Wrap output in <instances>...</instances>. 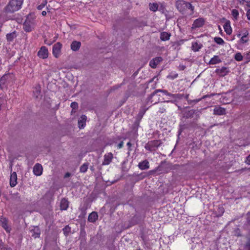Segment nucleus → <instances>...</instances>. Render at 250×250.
Returning <instances> with one entry per match:
<instances>
[{
	"label": "nucleus",
	"mask_w": 250,
	"mask_h": 250,
	"mask_svg": "<svg viewBox=\"0 0 250 250\" xmlns=\"http://www.w3.org/2000/svg\"><path fill=\"white\" fill-rule=\"evenodd\" d=\"M38 56L42 59H44L48 57V49L45 46H42L38 52Z\"/></svg>",
	"instance_id": "1a4fd4ad"
},
{
	"label": "nucleus",
	"mask_w": 250,
	"mask_h": 250,
	"mask_svg": "<svg viewBox=\"0 0 250 250\" xmlns=\"http://www.w3.org/2000/svg\"><path fill=\"white\" fill-rule=\"evenodd\" d=\"M81 45V43L80 42L73 41L71 44V49L74 51H77L80 49Z\"/></svg>",
	"instance_id": "aec40b11"
},
{
	"label": "nucleus",
	"mask_w": 250,
	"mask_h": 250,
	"mask_svg": "<svg viewBox=\"0 0 250 250\" xmlns=\"http://www.w3.org/2000/svg\"><path fill=\"white\" fill-rule=\"evenodd\" d=\"M202 47V44L197 42H193L192 44V49L194 52L198 51Z\"/></svg>",
	"instance_id": "cd10ccee"
},
{
	"label": "nucleus",
	"mask_w": 250,
	"mask_h": 250,
	"mask_svg": "<svg viewBox=\"0 0 250 250\" xmlns=\"http://www.w3.org/2000/svg\"><path fill=\"white\" fill-rule=\"evenodd\" d=\"M214 41L217 44L219 45H223L225 43L224 40L220 37H215Z\"/></svg>",
	"instance_id": "f704fd0d"
},
{
	"label": "nucleus",
	"mask_w": 250,
	"mask_h": 250,
	"mask_svg": "<svg viewBox=\"0 0 250 250\" xmlns=\"http://www.w3.org/2000/svg\"><path fill=\"white\" fill-rule=\"evenodd\" d=\"M31 235L35 238L40 237L41 234V230L39 227H34L33 229L30 230Z\"/></svg>",
	"instance_id": "dca6fc26"
},
{
	"label": "nucleus",
	"mask_w": 250,
	"mask_h": 250,
	"mask_svg": "<svg viewBox=\"0 0 250 250\" xmlns=\"http://www.w3.org/2000/svg\"><path fill=\"white\" fill-rule=\"evenodd\" d=\"M188 10L189 11V15H192L194 13V12H192L191 9L188 6H187V11Z\"/></svg>",
	"instance_id": "864d4df0"
},
{
	"label": "nucleus",
	"mask_w": 250,
	"mask_h": 250,
	"mask_svg": "<svg viewBox=\"0 0 250 250\" xmlns=\"http://www.w3.org/2000/svg\"><path fill=\"white\" fill-rule=\"evenodd\" d=\"M158 92H162L165 95L169 96L170 97L174 99H181L184 96V95L180 94H173L170 93H169L166 90H162V89H157L155 90L152 94H151L147 98L146 103L147 104H156L159 102V98L158 97V98L156 100H152L153 97L156 95Z\"/></svg>",
	"instance_id": "f257e3e1"
},
{
	"label": "nucleus",
	"mask_w": 250,
	"mask_h": 250,
	"mask_svg": "<svg viewBox=\"0 0 250 250\" xmlns=\"http://www.w3.org/2000/svg\"><path fill=\"white\" fill-rule=\"evenodd\" d=\"M224 29L227 35H230L232 33V28L229 21H227L224 25Z\"/></svg>",
	"instance_id": "6ab92c4d"
},
{
	"label": "nucleus",
	"mask_w": 250,
	"mask_h": 250,
	"mask_svg": "<svg viewBox=\"0 0 250 250\" xmlns=\"http://www.w3.org/2000/svg\"><path fill=\"white\" fill-rule=\"evenodd\" d=\"M184 97H185V99H186V100L188 101V103L189 104H191L192 103H193L194 104H195L200 101V99H195L194 100H189L188 99L189 94H186Z\"/></svg>",
	"instance_id": "7c9ffc66"
},
{
	"label": "nucleus",
	"mask_w": 250,
	"mask_h": 250,
	"mask_svg": "<svg viewBox=\"0 0 250 250\" xmlns=\"http://www.w3.org/2000/svg\"><path fill=\"white\" fill-rule=\"evenodd\" d=\"M127 146H128V150H129V151H131V149H130V147L131 146H132V145H131V143H130V142H128V143H127Z\"/></svg>",
	"instance_id": "5fc2aeb1"
},
{
	"label": "nucleus",
	"mask_w": 250,
	"mask_h": 250,
	"mask_svg": "<svg viewBox=\"0 0 250 250\" xmlns=\"http://www.w3.org/2000/svg\"><path fill=\"white\" fill-rule=\"evenodd\" d=\"M69 202L65 198L61 200L60 203V208L61 210H66L68 207Z\"/></svg>",
	"instance_id": "4be33fe9"
},
{
	"label": "nucleus",
	"mask_w": 250,
	"mask_h": 250,
	"mask_svg": "<svg viewBox=\"0 0 250 250\" xmlns=\"http://www.w3.org/2000/svg\"><path fill=\"white\" fill-rule=\"evenodd\" d=\"M166 111V109L164 107L159 108V112L161 113H164Z\"/></svg>",
	"instance_id": "de8ad7c7"
},
{
	"label": "nucleus",
	"mask_w": 250,
	"mask_h": 250,
	"mask_svg": "<svg viewBox=\"0 0 250 250\" xmlns=\"http://www.w3.org/2000/svg\"><path fill=\"white\" fill-rule=\"evenodd\" d=\"M162 144V141L160 140H152L149 141L145 145V148L150 151L152 152L153 151L156 150V149L161 146Z\"/></svg>",
	"instance_id": "39448f33"
},
{
	"label": "nucleus",
	"mask_w": 250,
	"mask_h": 250,
	"mask_svg": "<svg viewBox=\"0 0 250 250\" xmlns=\"http://www.w3.org/2000/svg\"><path fill=\"white\" fill-rule=\"evenodd\" d=\"M70 229V228L69 227H68V226L67 227H65L63 229V232H64V234L65 235H67V232L68 231H69Z\"/></svg>",
	"instance_id": "c03bdc74"
},
{
	"label": "nucleus",
	"mask_w": 250,
	"mask_h": 250,
	"mask_svg": "<svg viewBox=\"0 0 250 250\" xmlns=\"http://www.w3.org/2000/svg\"><path fill=\"white\" fill-rule=\"evenodd\" d=\"M0 250H12L10 248L5 247L3 244H0Z\"/></svg>",
	"instance_id": "37998d69"
},
{
	"label": "nucleus",
	"mask_w": 250,
	"mask_h": 250,
	"mask_svg": "<svg viewBox=\"0 0 250 250\" xmlns=\"http://www.w3.org/2000/svg\"><path fill=\"white\" fill-rule=\"evenodd\" d=\"M47 1L46 0H44L40 5H39L37 8L39 10H42L46 4Z\"/></svg>",
	"instance_id": "79ce46f5"
},
{
	"label": "nucleus",
	"mask_w": 250,
	"mask_h": 250,
	"mask_svg": "<svg viewBox=\"0 0 250 250\" xmlns=\"http://www.w3.org/2000/svg\"><path fill=\"white\" fill-rule=\"evenodd\" d=\"M178 109H179V110H181V111H182V110H183L182 109V108H181V106H178Z\"/></svg>",
	"instance_id": "0e129e2a"
},
{
	"label": "nucleus",
	"mask_w": 250,
	"mask_h": 250,
	"mask_svg": "<svg viewBox=\"0 0 250 250\" xmlns=\"http://www.w3.org/2000/svg\"><path fill=\"white\" fill-rule=\"evenodd\" d=\"M34 27V20L31 15H28L23 24V28L25 32H29L33 30Z\"/></svg>",
	"instance_id": "20e7f679"
},
{
	"label": "nucleus",
	"mask_w": 250,
	"mask_h": 250,
	"mask_svg": "<svg viewBox=\"0 0 250 250\" xmlns=\"http://www.w3.org/2000/svg\"><path fill=\"white\" fill-rule=\"evenodd\" d=\"M246 162L247 164L250 165V154L247 157Z\"/></svg>",
	"instance_id": "8fccbe9b"
},
{
	"label": "nucleus",
	"mask_w": 250,
	"mask_h": 250,
	"mask_svg": "<svg viewBox=\"0 0 250 250\" xmlns=\"http://www.w3.org/2000/svg\"><path fill=\"white\" fill-rule=\"evenodd\" d=\"M163 60L161 57H157L152 59L149 62V66L152 68H155L158 64H159Z\"/></svg>",
	"instance_id": "9b49d317"
},
{
	"label": "nucleus",
	"mask_w": 250,
	"mask_h": 250,
	"mask_svg": "<svg viewBox=\"0 0 250 250\" xmlns=\"http://www.w3.org/2000/svg\"><path fill=\"white\" fill-rule=\"evenodd\" d=\"M149 6V9L151 11H153V12H155L156 11H157L158 9V5L156 3H150Z\"/></svg>",
	"instance_id": "72a5a7b5"
},
{
	"label": "nucleus",
	"mask_w": 250,
	"mask_h": 250,
	"mask_svg": "<svg viewBox=\"0 0 250 250\" xmlns=\"http://www.w3.org/2000/svg\"><path fill=\"white\" fill-rule=\"evenodd\" d=\"M124 142L123 141H121L118 145V148H121L123 146Z\"/></svg>",
	"instance_id": "3c124183"
},
{
	"label": "nucleus",
	"mask_w": 250,
	"mask_h": 250,
	"mask_svg": "<svg viewBox=\"0 0 250 250\" xmlns=\"http://www.w3.org/2000/svg\"><path fill=\"white\" fill-rule=\"evenodd\" d=\"M170 34L167 32H163L160 34V39L162 41H166L169 39Z\"/></svg>",
	"instance_id": "a878e982"
},
{
	"label": "nucleus",
	"mask_w": 250,
	"mask_h": 250,
	"mask_svg": "<svg viewBox=\"0 0 250 250\" xmlns=\"http://www.w3.org/2000/svg\"><path fill=\"white\" fill-rule=\"evenodd\" d=\"M62 47V44L59 42L53 45L52 49L53 54L56 58H58L60 56Z\"/></svg>",
	"instance_id": "0eeeda50"
},
{
	"label": "nucleus",
	"mask_w": 250,
	"mask_h": 250,
	"mask_svg": "<svg viewBox=\"0 0 250 250\" xmlns=\"http://www.w3.org/2000/svg\"><path fill=\"white\" fill-rule=\"evenodd\" d=\"M234 58L237 61H241L243 60V57L241 54V53H237L235 55Z\"/></svg>",
	"instance_id": "4c0bfd02"
},
{
	"label": "nucleus",
	"mask_w": 250,
	"mask_h": 250,
	"mask_svg": "<svg viewBox=\"0 0 250 250\" xmlns=\"http://www.w3.org/2000/svg\"><path fill=\"white\" fill-rule=\"evenodd\" d=\"M205 20L202 18H199L194 21L192 25V28L196 29L200 28L204 25Z\"/></svg>",
	"instance_id": "9d476101"
},
{
	"label": "nucleus",
	"mask_w": 250,
	"mask_h": 250,
	"mask_svg": "<svg viewBox=\"0 0 250 250\" xmlns=\"http://www.w3.org/2000/svg\"><path fill=\"white\" fill-rule=\"evenodd\" d=\"M33 172L37 176H40L42 172V167L39 163L36 164L33 167Z\"/></svg>",
	"instance_id": "2eb2a0df"
},
{
	"label": "nucleus",
	"mask_w": 250,
	"mask_h": 250,
	"mask_svg": "<svg viewBox=\"0 0 250 250\" xmlns=\"http://www.w3.org/2000/svg\"><path fill=\"white\" fill-rule=\"evenodd\" d=\"M231 15L235 20H237L239 16L238 11L235 9H232L231 11Z\"/></svg>",
	"instance_id": "e433bc0d"
},
{
	"label": "nucleus",
	"mask_w": 250,
	"mask_h": 250,
	"mask_svg": "<svg viewBox=\"0 0 250 250\" xmlns=\"http://www.w3.org/2000/svg\"><path fill=\"white\" fill-rule=\"evenodd\" d=\"M246 246L248 248L249 250H250V243H247Z\"/></svg>",
	"instance_id": "bf43d9fd"
},
{
	"label": "nucleus",
	"mask_w": 250,
	"mask_h": 250,
	"mask_svg": "<svg viewBox=\"0 0 250 250\" xmlns=\"http://www.w3.org/2000/svg\"><path fill=\"white\" fill-rule=\"evenodd\" d=\"M247 215L248 216H250V211H249L247 213Z\"/></svg>",
	"instance_id": "69168bd1"
},
{
	"label": "nucleus",
	"mask_w": 250,
	"mask_h": 250,
	"mask_svg": "<svg viewBox=\"0 0 250 250\" xmlns=\"http://www.w3.org/2000/svg\"><path fill=\"white\" fill-rule=\"evenodd\" d=\"M17 37L16 33L15 31L10 33H8L6 35V40L8 42H12L14 39Z\"/></svg>",
	"instance_id": "bb28decb"
},
{
	"label": "nucleus",
	"mask_w": 250,
	"mask_h": 250,
	"mask_svg": "<svg viewBox=\"0 0 250 250\" xmlns=\"http://www.w3.org/2000/svg\"><path fill=\"white\" fill-rule=\"evenodd\" d=\"M218 213L216 214L217 217H220L224 212V208L222 207H219L218 208Z\"/></svg>",
	"instance_id": "a19ab883"
},
{
	"label": "nucleus",
	"mask_w": 250,
	"mask_h": 250,
	"mask_svg": "<svg viewBox=\"0 0 250 250\" xmlns=\"http://www.w3.org/2000/svg\"><path fill=\"white\" fill-rule=\"evenodd\" d=\"M117 139H118V140H120V139H121V137H120L119 136H118V137L117 138Z\"/></svg>",
	"instance_id": "338daca9"
},
{
	"label": "nucleus",
	"mask_w": 250,
	"mask_h": 250,
	"mask_svg": "<svg viewBox=\"0 0 250 250\" xmlns=\"http://www.w3.org/2000/svg\"><path fill=\"white\" fill-rule=\"evenodd\" d=\"M138 167L141 170H146L149 168V163L147 160L140 162L138 165Z\"/></svg>",
	"instance_id": "f3484780"
},
{
	"label": "nucleus",
	"mask_w": 250,
	"mask_h": 250,
	"mask_svg": "<svg viewBox=\"0 0 250 250\" xmlns=\"http://www.w3.org/2000/svg\"><path fill=\"white\" fill-rule=\"evenodd\" d=\"M71 174L69 172H67L64 175V178L69 177L70 176Z\"/></svg>",
	"instance_id": "4d7b16f0"
},
{
	"label": "nucleus",
	"mask_w": 250,
	"mask_h": 250,
	"mask_svg": "<svg viewBox=\"0 0 250 250\" xmlns=\"http://www.w3.org/2000/svg\"><path fill=\"white\" fill-rule=\"evenodd\" d=\"M54 194L50 191H47L44 195V198L47 200L48 202H50L53 200Z\"/></svg>",
	"instance_id": "c756f323"
},
{
	"label": "nucleus",
	"mask_w": 250,
	"mask_h": 250,
	"mask_svg": "<svg viewBox=\"0 0 250 250\" xmlns=\"http://www.w3.org/2000/svg\"><path fill=\"white\" fill-rule=\"evenodd\" d=\"M172 169V165L170 164L162 163L158 166L156 169L155 171H159L161 173H167L169 170Z\"/></svg>",
	"instance_id": "423d86ee"
},
{
	"label": "nucleus",
	"mask_w": 250,
	"mask_h": 250,
	"mask_svg": "<svg viewBox=\"0 0 250 250\" xmlns=\"http://www.w3.org/2000/svg\"><path fill=\"white\" fill-rule=\"evenodd\" d=\"M70 106L72 108V112H74V111H73L74 110L78 109V104L77 102H73L71 103ZM74 112H75V111H74Z\"/></svg>",
	"instance_id": "ea45409f"
},
{
	"label": "nucleus",
	"mask_w": 250,
	"mask_h": 250,
	"mask_svg": "<svg viewBox=\"0 0 250 250\" xmlns=\"http://www.w3.org/2000/svg\"><path fill=\"white\" fill-rule=\"evenodd\" d=\"M246 58L248 61H250V53L249 52L246 54Z\"/></svg>",
	"instance_id": "603ef678"
},
{
	"label": "nucleus",
	"mask_w": 250,
	"mask_h": 250,
	"mask_svg": "<svg viewBox=\"0 0 250 250\" xmlns=\"http://www.w3.org/2000/svg\"><path fill=\"white\" fill-rule=\"evenodd\" d=\"M175 6L178 10L183 14H185L187 11V6H188L192 10V12H194V6L191 3L184 0H178L176 1Z\"/></svg>",
	"instance_id": "f03ea898"
},
{
	"label": "nucleus",
	"mask_w": 250,
	"mask_h": 250,
	"mask_svg": "<svg viewBox=\"0 0 250 250\" xmlns=\"http://www.w3.org/2000/svg\"><path fill=\"white\" fill-rule=\"evenodd\" d=\"M216 72L220 77H224L229 72V70L227 67H223L221 69H217Z\"/></svg>",
	"instance_id": "a211bd4d"
},
{
	"label": "nucleus",
	"mask_w": 250,
	"mask_h": 250,
	"mask_svg": "<svg viewBox=\"0 0 250 250\" xmlns=\"http://www.w3.org/2000/svg\"><path fill=\"white\" fill-rule=\"evenodd\" d=\"M221 62L218 56H214L213 58H212L209 63L210 64H216L220 63Z\"/></svg>",
	"instance_id": "c85d7f7f"
},
{
	"label": "nucleus",
	"mask_w": 250,
	"mask_h": 250,
	"mask_svg": "<svg viewBox=\"0 0 250 250\" xmlns=\"http://www.w3.org/2000/svg\"><path fill=\"white\" fill-rule=\"evenodd\" d=\"M218 29H219V31H220V33H222V30L221 29V26L220 25H218Z\"/></svg>",
	"instance_id": "680f3d73"
},
{
	"label": "nucleus",
	"mask_w": 250,
	"mask_h": 250,
	"mask_svg": "<svg viewBox=\"0 0 250 250\" xmlns=\"http://www.w3.org/2000/svg\"><path fill=\"white\" fill-rule=\"evenodd\" d=\"M0 223L1 227L7 231L9 232L10 229L7 224V220L5 218H1Z\"/></svg>",
	"instance_id": "b1692460"
},
{
	"label": "nucleus",
	"mask_w": 250,
	"mask_h": 250,
	"mask_svg": "<svg viewBox=\"0 0 250 250\" xmlns=\"http://www.w3.org/2000/svg\"><path fill=\"white\" fill-rule=\"evenodd\" d=\"M124 83H121V84H117V85H114L112 87H111V88L109 90V92H112V91L115 90H117L118 89V88H119L120 87H121V86L122 85V84H123Z\"/></svg>",
	"instance_id": "58836bf2"
},
{
	"label": "nucleus",
	"mask_w": 250,
	"mask_h": 250,
	"mask_svg": "<svg viewBox=\"0 0 250 250\" xmlns=\"http://www.w3.org/2000/svg\"><path fill=\"white\" fill-rule=\"evenodd\" d=\"M98 215L96 212L93 211L89 214L88 217V221L90 222L94 223L98 219Z\"/></svg>",
	"instance_id": "412c9836"
},
{
	"label": "nucleus",
	"mask_w": 250,
	"mask_h": 250,
	"mask_svg": "<svg viewBox=\"0 0 250 250\" xmlns=\"http://www.w3.org/2000/svg\"><path fill=\"white\" fill-rule=\"evenodd\" d=\"M42 15L43 16H46V12L45 11H43L42 12Z\"/></svg>",
	"instance_id": "13d9d810"
},
{
	"label": "nucleus",
	"mask_w": 250,
	"mask_h": 250,
	"mask_svg": "<svg viewBox=\"0 0 250 250\" xmlns=\"http://www.w3.org/2000/svg\"><path fill=\"white\" fill-rule=\"evenodd\" d=\"M226 113V109L220 106H216L213 109V114L216 115H224Z\"/></svg>",
	"instance_id": "ddd939ff"
},
{
	"label": "nucleus",
	"mask_w": 250,
	"mask_h": 250,
	"mask_svg": "<svg viewBox=\"0 0 250 250\" xmlns=\"http://www.w3.org/2000/svg\"><path fill=\"white\" fill-rule=\"evenodd\" d=\"M113 158V155L111 152L105 153L104 156V160L102 163L103 166L109 165Z\"/></svg>",
	"instance_id": "6e6552de"
},
{
	"label": "nucleus",
	"mask_w": 250,
	"mask_h": 250,
	"mask_svg": "<svg viewBox=\"0 0 250 250\" xmlns=\"http://www.w3.org/2000/svg\"><path fill=\"white\" fill-rule=\"evenodd\" d=\"M86 118V116L84 115H83L81 116V119L78 121V125L80 128H83L85 126Z\"/></svg>",
	"instance_id": "393cba45"
},
{
	"label": "nucleus",
	"mask_w": 250,
	"mask_h": 250,
	"mask_svg": "<svg viewBox=\"0 0 250 250\" xmlns=\"http://www.w3.org/2000/svg\"><path fill=\"white\" fill-rule=\"evenodd\" d=\"M86 209V208H84V207H83L81 208L82 212L84 214L85 213V211Z\"/></svg>",
	"instance_id": "6e6d98bb"
},
{
	"label": "nucleus",
	"mask_w": 250,
	"mask_h": 250,
	"mask_svg": "<svg viewBox=\"0 0 250 250\" xmlns=\"http://www.w3.org/2000/svg\"><path fill=\"white\" fill-rule=\"evenodd\" d=\"M141 250V249H137V250Z\"/></svg>",
	"instance_id": "774afa93"
},
{
	"label": "nucleus",
	"mask_w": 250,
	"mask_h": 250,
	"mask_svg": "<svg viewBox=\"0 0 250 250\" xmlns=\"http://www.w3.org/2000/svg\"><path fill=\"white\" fill-rule=\"evenodd\" d=\"M241 35L240 33H238V34H236L237 37H239V38L241 36Z\"/></svg>",
	"instance_id": "e2e57ef3"
},
{
	"label": "nucleus",
	"mask_w": 250,
	"mask_h": 250,
	"mask_svg": "<svg viewBox=\"0 0 250 250\" xmlns=\"http://www.w3.org/2000/svg\"><path fill=\"white\" fill-rule=\"evenodd\" d=\"M177 77H178V74H175L173 75H169L167 76V78L173 80V79L176 78Z\"/></svg>",
	"instance_id": "a18cd8bd"
},
{
	"label": "nucleus",
	"mask_w": 250,
	"mask_h": 250,
	"mask_svg": "<svg viewBox=\"0 0 250 250\" xmlns=\"http://www.w3.org/2000/svg\"><path fill=\"white\" fill-rule=\"evenodd\" d=\"M34 95L36 98H40L41 95V87L40 85H36L33 91Z\"/></svg>",
	"instance_id": "5701e85b"
},
{
	"label": "nucleus",
	"mask_w": 250,
	"mask_h": 250,
	"mask_svg": "<svg viewBox=\"0 0 250 250\" xmlns=\"http://www.w3.org/2000/svg\"><path fill=\"white\" fill-rule=\"evenodd\" d=\"M248 35V33L246 32L244 35L241 38L239 42L241 43H245L248 42V38L247 36Z\"/></svg>",
	"instance_id": "2f4dec72"
},
{
	"label": "nucleus",
	"mask_w": 250,
	"mask_h": 250,
	"mask_svg": "<svg viewBox=\"0 0 250 250\" xmlns=\"http://www.w3.org/2000/svg\"><path fill=\"white\" fill-rule=\"evenodd\" d=\"M195 111H196L194 109H191L188 110L183 109L182 111V112L183 113V117L186 119L191 118L193 117V115H194Z\"/></svg>",
	"instance_id": "f8f14e48"
},
{
	"label": "nucleus",
	"mask_w": 250,
	"mask_h": 250,
	"mask_svg": "<svg viewBox=\"0 0 250 250\" xmlns=\"http://www.w3.org/2000/svg\"><path fill=\"white\" fill-rule=\"evenodd\" d=\"M88 163H84L80 168V171L82 173H85L87 170Z\"/></svg>",
	"instance_id": "473e14b6"
},
{
	"label": "nucleus",
	"mask_w": 250,
	"mask_h": 250,
	"mask_svg": "<svg viewBox=\"0 0 250 250\" xmlns=\"http://www.w3.org/2000/svg\"><path fill=\"white\" fill-rule=\"evenodd\" d=\"M23 3V0H10L6 7L7 12L12 13L19 10Z\"/></svg>",
	"instance_id": "7ed1b4c3"
},
{
	"label": "nucleus",
	"mask_w": 250,
	"mask_h": 250,
	"mask_svg": "<svg viewBox=\"0 0 250 250\" xmlns=\"http://www.w3.org/2000/svg\"><path fill=\"white\" fill-rule=\"evenodd\" d=\"M166 102H167V103H169V102H170V103H174L175 101H165Z\"/></svg>",
	"instance_id": "052dcab7"
},
{
	"label": "nucleus",
	"mask_w": 250,
	"mask_h": 250,
	"mask_svg": "<svg viewBox=\"0 0 250 250\" xmlns=\"http://www.w3.org/2000/svg\"><path fill=\"white\" fill-rule=\"evenodd\" d=\"M246 15L248 20H250V9L247 11Z\"/></svg>",
	"instance_id": "09e8293b"
},
{
	"label": "nucleus",
	"mask_w": 250,
	"mask_h": 250,
	"mask_svg": "<svg viewBox=\"0 0 250 250\" xmlns=\"http://www.w3.org/2000/svg\"><path fill=\"white\" fill-rule=\"evenodd\" d=\"M240 3L250 7V0H239Z\"/></svg>",
	"instance_id": "c9c22d12"
},
{
	"label": "nucleus",
	"mask_w": 250,
	"mask_h": 250,
	"mask_svg": "<svg viewBox=\"0 0 250 250\" xmlns=\"http://www.w3.org/2000/svg\"><path fill=\"white\" fill-rule=\"evenodd\" d=\"M17 184V175L16 172L11 173L10 177V186L11 187H14Z\"/></svg>",
	"instance_id": "4468645a"
},
{
	"label": "nucleus",
	"mask_w": 250,
	"mask_h": 250,
	"mask_svg": "<svg viewBox=\"0 0 250 250\" xmlns=\"http://www.w3.org/2000/svg\"><path fill=\"white\" fill-rule=\"evenodd\" d=\"M4 102H5V100L3 98H0V110L1 109V105L3 104H4Z\"/></svg>",
	"instance_id": "49530a36"
}]
</instances>
